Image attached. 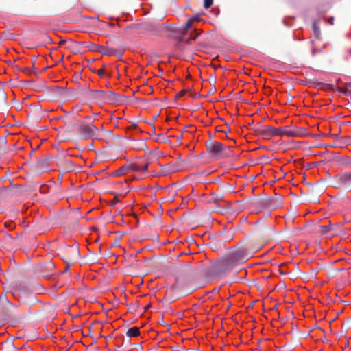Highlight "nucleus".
I'll return each instance as SVG.
<instances>
[{"label":"nucleus","instance_id":"nucleus-1","mask_svg":"<svg viewBox=\"0 0 351 351\" xmlns=\"http://www.w3.org/2000/svg\"><path fill=\"white\" fill-rule=\"evenodd\" d=\"M251 255L245 250H239L229 254L223 261L216 263L212 266V272L215 274L229 272L232 265L244 262L249 259Z\"/></svg>","mask_w":351,"mask_h":351},{"label":"nucleus","instance_id":"nucleus-2","mask_svg":"<svg viewBox=\"0 0 351 351\" xmlns=\"http://www.w3.org/2000/svg\"><path fill=\"white\" fill-rule=\"evenodd\" d=\"M282 204V197L277 194H275L273 197L265 196L261 198H255L250 202L251 206L259 209L276 210L280 207Z\"/></svg>","mask_w":351,"mask_h":351},{"label":"nucleus","instance_id":"nucleus-3","mask_svg":"<svg viewBox=\"0 0 351 351\" xmlns=\"http://www.w3.org/2000/svg\"><path fill=\"white\" fill-rule=\"evenodd\" d=\"M208 153L217 159L232 157L233 156L230 147L223 146L222 143L217 141H210L206 143Z\"/></svg>","mask_w":351,"mask_h":351},{"label":"nucleus","instance_id":"nucleus-4","mask_svg":"<svg viewBox=\"0 0 351 351\" xmlns=\"http://www.w3.org/2000/svg\"><path fill=\"white\" fill-rule=\"evenodd\" d=\"M58 254L67 264L66 270L80 259V255L79 247L75 245L72 246L64 245L60 247Z\"/></svg>","mask_w":351,"mask_h":351},{"label":"nucleus","instance_id":"nucleus-5","mask_svg":"<svg viewBox=\"0 0 351 351\" xmlns=\"http://www.w3.org/2000/svg\"><path fill=\"white\" fill-rule=\"evenodd\" d=\"M332 186L347 192L351 191V171H345L335 176Z\"/></svg>","mask_w":351,"mask_h":351},{"label":"nucleus","instance_id":"nucleus-6","mask_svg":"<svg viewBox=\"0 0 351 351\" xmlns=\"http://www.w3.org/2000/svg\"><path fill=\"white\" fill-rule=\"evenodd\" d=\"M78 132L84 139L93 138L99 135V130L96 126L84 122H80L78 124Z\"/></svg>","mask_w":351,"mask_h":351},{"label":"nucleus","instance_id":"nucleus-7","mask_svg":"<svg viewBox=\"0 0 351 351\" xmlns=\"http://www.w3.org/2000/svg\"><path fill=\"white\" fill-rule=\"evenodd\" d=\"M88 95L91 99L98 102H111L115 99L116 97L118 96L117 95L114 94L111 91L104 92L103 90H89Z\"/></svg>","mask_w":351,"mask_h":351},{"label":"nucleus","instance_id":"nucleus-8","mask_svg":"<svg viewBox=\"0 0 351 351\" xmlns=\"http://www.w3.org/2000/svg\"><path fill=\"white\" fill-rule=\"evenodd\" d=\"M274 136L296 137L304 136V130L302 128L289 129L288 127L274 128Z\"/></svg>","mask_w":351,"mask_h":351},{"label":"nucleus","instance_id":"nucleus-9","mask_svg":"<svg viewBox=\"0 0 351 351\" xmlns=\"http://www.w3.org/2000/svg\"><path fill=\"white\" fill-rule=\"evenodd\" d=\"M274 127L267 125H258L256 127L254 132L256 135L264 139H270L274 136Z\"/></svg>","mask_w":351,"mask_h":351},{"label":"nucleus","instance_id":"nucleus-10","mask_svg":"<svg viewBox=\"0 0 351 351\" xmlns=\"http://www.w3.org/2000/svg\"><path fill=\"white\" fill-rule=\"evenodd\" d=\"M15 308V306L10 302L5 295H1L0 296V308L4 315H10Z\"/></svg>","mask_w":351,"mask_h":351},{"label":"nucleus","instance_id":"nucleus-11","mask_svg":"<svg viewBox=\"0 0 351 351\" xmlns=\"http://www.w3.org/2000/svg\"><path fill=\"white\" fill-rule=\"evenodd\" d=\"M143 28L152 34H157L163 31L170 30V27H167L165 24L158 26L156 24L149 23L143 24Z\"/></svg>","mask_w":351,"mask_h":351},{"label":"nucleus","instance_id":"nucleus-12","mask_svg":"<svg viewBox=\"0 0 351 351\" xmlns=\"http://www.w3.org/2000/svg\"><path fill=\"white\" fill-rule=\"evenodd\" d=\"M55 265L51 262L43 263L39 266V269L42 275L45 277H48L53 274Z\"/></svg>","mask_w":351,"mask_h":351},{"label":"nucleus","instance_id":"nucleus-13","mask_svg":"<svg viewBox=\"0 0 351 351\" xmlns=\"http://www.w3.org/2000/svg\"><path fill=\"white\" fill-rule=\"evenodd\" d=\"M192 22L193 21L191 19H189L186 23L185 27L182 29H176L173 27L170 28V29H172L175 32H178L179 33V35L178 36L179 43L184 41V36L187 34L188 29L192 27Z\"/></svg>","mask_w":351,"mask_h":351},{"label":"nucleus","instance_id":"nucleus-14","mask_svg":"<svg viewBox=\"0 0 351 351\" xmlns=\"http://www.w3.org/2000/svg\"><path fill=\"white\" fill-rule=\"evenodd\" d=\"M223 199V195L221 193H213L210 195V197L207 199V202L208 204H218L220 203Z\"/></svg>","mask_w":351,"mask_h":351},{"label":"nucleus","instance_id":"nucleus-15","mask_svg":"<svg viewBox=\"0 0 351 351\" xmlns=\"http://www.w3.org/2000/svg\"><path fill=\"white\" fill-rule=\"evenodd\" d=\"M148 165H149V163H145L144 165H142V163H137V164H134L133 165H132L131 168L133 171H147V168H148Z\"/></svg>","mask_w":351,"mask_h":351},{"label":"nucleus","instance_id":"nucleus-16","mask_svg":"<svg viewBox=\"0 0 351 351\" xmlns=\"http://www.w3.org/2000/svg\"><path fill=\"white\" fill-rule=\"evenodd\" d=\"M140 335L139 328L138 327H132L128 329L126 332V335L128 337H137Z\"/></svg>","mask_w":351,"mask_h":351},{"label":"nucleus","instance_id":"nucleus-17","mask_svg":"<svg viewBox=\"0 0 351 351\" xmlns=\"http://www.w3.org/2000/svg\"><path fill=\"white\" fill-rule=\"evenodd\" d=\"M330 231H331V228L329 227V226H326V225L319 226L318 227V230H317V232L322 235H325V234L329 233Z\"/></svg>","mask_w":351,"mask_h":351},{"label":"nucleus","instance_id":"nucleus-18","mask_svg":"<svg viewBox=\"0 0 351 351\" xmlns=\"http://www.w3.org/2000/svg\"><path fill=\"white\" fill-rule=\"evenodd\" d=\"M200 33H194V34H191L190 36L185 39L184 38V41H182V43H185L186 44H190L191 43V40H195V39H197V38L199 36Z\"/></svg>","mask_w":351,"mask_h":351},{"label":"nucleus","instance_id":"nucleus-19","mask_svg":"<svg viewBox=\"0 0 351 351\" xmlns=\"http://www.w3.org/2000/svg\"><path fill=\"white\" fill-rule=\"evenodd\" d=\"M129 169V167L125 166V165H123L121 167H120L117 171H116V175L117 176H121V175H123L125 173H126L128 172V170Z\"/></svg>","mask_w":351,"mask_h":351},{"label":"nucleus","instance_id":"nucleus-20","mask_svg":"<svg viewBox=\"0 0 351 351\" xmlns=\"http://www.w3.org/2000/svg\"><path fill=\"white\" fill-rule=\"evenodd\" d=\"M346 88H341L340 90L342 93L346 95H351V90L349 88H351V82L346 84Z\"/></svg>","mask_w":351,"mask_h":351},{"label":"nucleus","instance_id":"nucleus-21","mask_svg":"<svg viewBox=\"0 0 351 351\" xmlns=\"http://www.w3.org/2000/svg\"><path fill=\"white\" fill-rule=\"evenodd\" d=\"M285 267H286L285 264H281L279 266L278 271H279L280 274H281L282 275L290 274L291 272H288L287 270L285 269Z\"/></svg>","mask_w":351,"mask_h":351},{"label":"nucleus","instance_id":"nucleus-22","mask_svg":"<svg viewBox=\"0 0 351 351\" xmlns=\"http://www.w3.org/2000/svg\"><path fill=\"white\" fill-rule=\"evenodd\" d=\"M63 160L60 161V162H62ZM64 163L66 165V169L67 171H71L73 168V164L71 161L70 160H65L64 161Z\"/></svg>","mask_w":351,"mask_h":351},{"label":"nucleus","instance_id":"nucleus-23","mask_svg":"<svg viewBox=\"0 0 351 351\" xmlns=\"http://www.w3.org/2000/svg\"><path fill=\"white\" fill-rule=\"evenodd\" d=\"M47 162L45 160H41L37 162L36 163V167L40 170H43L45 169V165Z\"/></svg>","mask_w":351,"mask_h":351},{"label":"nucleus","instance_id":"nucleus-24","mask_svg":"<svg viewBox=\"0 0 351 351\" xmlns=\"http://www.w3.org/2000/svg\"><path fill=\"white\" fill-rule=\"evenodd\" d=\"M213 3V0H204V7L206 9H208L211 7Z\"/></svg>","mask_w":351,"mask_h":351},{"label":"nucleus","instance_id":"nucleus-25","mask_svg":"<svg viewBox=\"0 0 351 351\" xmlns=\"http://www.w3.org/2000/svg\"><path fill=\"white\" fill-rule=\"evenodd\" d=\"M308 84H309L310 86H315V87H317V86H319L322 85V83H321V82H308Z\"/></svg>","mask_w":351,"mask_h":351},{"label":"nucleus","instance_id":"nucleus-26","mask_svg":"<svg viewBox=\"0 0 351 351\" xmlns=\"http://www.w3.org/2000/svg\"><path fill=\"white\" fill-rule=\"evenodd\" d=\"M21 70L25 73H32V69L30 68L25 67L21 69Z\"/></svg>","mask_w":351,"mask_h":351},{"label":"nucleus","instance_id":"nucleus-27","mask_svg":"<svg viewBox=\"0 0 351 351\" xmlns=\"http://www.w3.org/2000/svg\"><path fill=\"white\" fill-rule=\"evenodd\" d=\"M186 93V90H181L176 96V97H181L182 96H184Z\"/></svg>","mask_w":351,"mask_h":351},{"label":"nucleus","instance_id":"nucleus-28","mask_svg":"<svg viewBox=\"0 0 351 351\" xmlns=\"http://www.w3.org/2000/svg\"><path fill=\"white\" fill-rule=\"evenodd\" d=\"M104 73V69H100L99 70H98V71H97V73L99 76H103Z\"/></svg>","mask_w":351,"mask_h":351},{"label":"nucleus","instance_id":"nucleus-29","mask_svg":"<svg viewBox=\"0 0 351 351\" xmlns=\"http://www.w3.org/2000/svg\"><path fill=\"white\" fill-rule=\"evenodd\" d=\"M313 29H314L315 34L316 35H318V34L319 33V28L317 27H316L315 25H314Z\"/></svg>","mask_w":351,"mask_h":351},{"label":"nucleus","instance_id":"nucleus-30","mask_svg":"<svg viewBox=\"0 0 351 351\" xmlns=\"http://www.w3.org/2000/svg\"><path fill=\"white\" fill-rule=\"evenodd\" d=\"M95 49L101 52V45H94Z\"/></svg>","mask_w":351,"mask_h":351},{"label":"nucleus","instance_id":"nucleus-31","mask_svg":"<svg viewBox=\"0 0 351 351\" xmlns=\"http://www.w3.org/2000/svg\"><path fill=\"white\" fill-rule=\"evenodd\" d=\"M192 21H199L200 20L199 17L198 16H194L191 19Z\"/></svg>","mask_w":351,"mask_h":351},{"label":"nucleus","instance_id":"nucleus-32","mask_svg":"<svg viewBox=\"0 0 351 351\" xmlns=\"http://www.w3.org/2000/svg\"><path fill=\"white\" fill-rule=\"evenodd\" d=\"M66 40H64V39H62L60 40V41L59 42V45H64L66 43Z\"/></svg>","mask_w":351,"mask_h":351},{"label":"nucleus","instance_id":"nucleus-33","mask_svg":"<svg viewBox=\"0 0 351 351\" xmlns=\"http://www.w3.org/2000/svg\"><path fill=\"white\" fill-rule=\"evenodd\" d=\"M327 226H329V227L331 228V230L333 229L334 225L331 223V221H329Z\"/></svg>","mask_w":351,"mask_h":351},{"label":"nucleus","instance_id":"nucleus-34","mask_svg":"<svg viewBox=\"0 0 351 351\" xmlns=\"http://www.w3.org/2000/svg\"><path fill=\"white\" fill-rule=\"evenodd\" d=\"M151 307V304H148L144 307L145 311L148 310Z\"/></svg>","mask_w":351,"mask_h":351},{"label":"nucleus","instance_id":"nucleus-35","mask_svg":"<svg viewBox=\"0 0 351 351\" xmlns=\"http://www.w3.org/2000/svg\"><path fill=\"white\" fill-rule=\"evenodd\" d=\"M291 274H289L291 276V278H295L294 274H293L291 271H290Z\"/></svg>","mask_w":351,"mask_h":351},{"label":"nucleus","instance_id":"nucleus-36","mask_svg":"<svg viewBox=\"0 0 351 351\" xmlns=\"http://www.w3.org/2000/svg\"><path fill=\"white\" fill-rule=\"evenodd\" d=\"M107 25H109V26H114V24L111 23H108Z\"/></svg>","mask_w":351,"mask_h":351},{"label":"nucleus","instance_id":"nucleus-37","mask_svg":"<svg viewBox=\"0 0 351 351\" xmlns=\"http://www.w3.org/2000/svg\"><path fill=\"white\" fill-rule=\"evenodd\" d=\"M103 53L108 54V55H112V53H111V52H103Z\"/></svg>","mask_w":351,"mask_h":351},{"label":"nucleus","instance_id":"nucleus-38","mask_svg":"<svg viewBox=\"0 0 351 351\" xmlns=\"http://www.w3.org/2000/svg\"><path fill=\"white\" fill-rule=\"evenodd\" d=\"M7 344H8L10 346H11L12 348L14 347V345L12 343H7Z\"/></svg>","mask_w":351,"mask_h":351},{"label":"nucleus","instance_id":"nucleus-39","mask_svg":"<svg viewBox=\"0 0 351 351\" xmlns=\"http://www.w3.org/2000/svg\"><path fill=\"white\" fill-rule=\"evenodd\" d=\"M332 21H333V18H331L330 21V24H332Z\"/></svg>","mask_w":351,"mask_h":351},{"label":"nucleus","instance_id":"nucleus-40","mask_svg":"<svg viewBox=\"0 0 351 351\" xmlns=\"http://www.w3.org/2000/svg\"><path fill=\"white\" fill-rule=\"evenodd\" d=\"M47 38L49 40V42H52V40H51V38L50 37H48Z\"/></svg>","mask_w":351,"mask_h":351},{"label":"nucleus","instance_id":"nucleus-41","mask_svg":"<svg viewBox=\"0 0 351 351\" xmlns=\"http://www.w3.org/2000/svg\"><path fill=\"white\" fill-rule=\"evenodd\" d=\"M180 139H181V136H180V137H178V140L179 141H180Z\"/></svg>","mask_w":351,"mask_h":351},{"label":"nucleus","instance_id":"nucleus-42","mask_svg":"<svg viewBox=\"0 0 351 351\" xmlns=\"http://www.w3.org/2000/svg\"><path fill=\"white\" fill-rule=\"evenodd\" d=\"M114 200H116V202H117V201H118V199H117V197H114Z\"/></svg>","mask_w":351,"mask_h":351},{"label":"nucleus","instance_id":"nucleus-43","mask_svg":"<svg viewBox=\"0 0 351 351\" xmlns=\"http://www.w3.org/2000/svg\"><path fill=\"white\" fill-rule=\"evenodd\" d=\"M34 63H35V61H34H34H32V64H33V66L34 65Z\"/></svg>","mask_w":351,"mask_h":351}]
</instances>
